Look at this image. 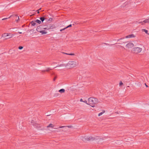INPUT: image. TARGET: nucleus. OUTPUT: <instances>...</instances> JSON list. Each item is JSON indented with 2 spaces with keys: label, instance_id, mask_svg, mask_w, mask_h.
Listing matches in <instances>:
<instances>
[{
  "label": "nucleus",
  "instance_id": "4",
  "mask_svg": "<svg viewBox=\"0 0 149 149\" xmlns=\"http://www.w3.org/2000/svg\"><path fill=\"white\" fill-rule=\"evenodd\" d=\"M13 36V35L10 33H5L1 35V37L5 38V40L11 38Z\"/></svg>",
  "mask_w": 149,
  "mask_h": 149
},
{
  "label": "nucleus",
  "instance_id": "16",
  "mask_svg": "<svg viewBox=\"0 0 149 149\" xmlns=\"http://www.w3.org/2000/svg\"><path fill=\"white\" fill-rule=\"evenodd\" d=\"M105 112V111L104 110H103L102 112L99 113L98 115V116H100L102 115Z\"/></svg>",
  "mask_w": 149,
  "mask_h": 149
},
{
  "label": "nucleus",
  "instance_id": "6",
  "mask_svg": "<svg viewBox=\"0 0 149 149\" xmlns=\"http://www.w3.org/2000/svg\"><path fill=\"white\" fill-rule=\"evenodd\" d=\"M31 123L32 125L37 129L40 128L41 127V126L40 124L38 123L33 120L31 121Z\"/></svg>",
  "mask_w": 149,
  "mask_h": 149
},
{
  "label": "nucleus",
  "instance_id": "30",
  "mask_svg": "<svg viewBox=\"0 0 149 149\" xmlns=\"http://www.w3.org/2000/svg\"><path fill=\"white\" fill-rule=\"evenodd\" d=\"M80 102H83V101H83V99H80Z\"/></svg>",
  "mask_w": 149,
  "mask_h": 149
},
{
  "label": "nucleus",
  "instance_id": "31",
  "mask_svg": "<svg viewBox=\"0 0 149 149\" xmlns=\"http://www.w3.org/2000/svg\"><path fill=\"white\" fill-rule=\"evenodd\" d=\"M52 19L51 18H49V20L50 21H52Z\"/></svg>",
  "mask_w": 149,
  "mask_h": 149
},
{
  "label": "nucleus",
  "instance_id": "9",
  "mask_svg": "<svg viewBox=\"0 0 149 149\" xmlns=\"http://www.w3.org/2000/svg\"><path fill=\"white\" fill-rule=\"evenodd\" d=\"M143 23H147L149 24V18H148V19H146L144 21H143V22H140V23L141 24H143Z\"/></svg>",
  "mask_w": 149,
  "mask_h": 149
},
{
  "label": "nucleus",
  "instance_id": "8",
  "mask_svg": "<svg viewBox=\"0 0 149 149\" xmlns=\"http://www.w3.org/2000/svg\"><path fill=\"white\" fill-rule=\"evenodd\" d=\"M136 37V36L133 34H132L129 35H128L125 37L126 38H134Z\"/></svg>",
  "mask_w": 149,
  "mask_h": 149
},
{
  "label": "nucleus",
  "instance_id": "27",
  "mask_svg": "<svg viewBox=\"0 0 149 149\" xmlns=\"http://www.w3.org/2000/svg\"><path fill=\"white\" fill-rule=\"evenodd\" d=\"M66 29V27H65V28H63V29H61V30H60V31H63V30H65V29Z\"/></svg>",
  "mask_w": 149,
  "mask_h": 149
},
{
  "label": "nucleus",
  "instance_id": "1",
  "mask_svg": "<svg viewBox=\"0 0 149 149\" xmlns=\"http://www.w3.org/2000/svg\"><path fill=\"white\" fill-rule=\"evenodd\" d=\"M88 101L89 104L94 105L98 103V100L95 98L91 97L88 99Z\"/></svg>",
  "mask_w": 149,
  "mask_h": 149
},
{
  "label": "nucleus",
  "instance_id": "15",
  "mask_svg": "<svg viewBox=\"0 0 149 149\" xmlns=\"http://www.w3.org/2000/svg\"><path fill=\"white\" fill-rule=\"evenodd\" d=\"M54 127V125L53 124H52V123H51L50 124H49V125H48L47 127V128H48L49 127H52V128H53Z\"/></svg>",
  "mask_w": 149,
  "mask_h": 149
},
{
  "label": "nucleus",
  "instance_id": "28",
  "mask_svg": "<svg viewBox=\"0 0 149 149\" xmlns=\"http://www.w3.org/2000/svg\"><path fill=\"white\" fill-rule=\"evenodd\" d=\"M64 66L63 64H60L58 66V67H62Z\"/></svg>",
  "mask_w": 149,
  "mask_h": 149
},
{
  "label": "nucleus",
  "instance_id": "17",
  "mask_svg": "<svg viewBox=\"0 0 149 149\" xmlns=\"http://www.w3.org/2000/svg\"><path fill=\"white\" fill-rule=\"evenodd\" d=\"M66 126H60L59 127V128H63L64 127H66ZM66 127H68V128H71L72 127V125H69L67 126Z\"/></svg>",
  "mask_w": 149,
  "mask_h": 149
},
{
  "label": "nucleus",
  "instance_id": "3",
  "mask_svg": "<svg viewBox=\"0 0 149 149\" xmlns=\"http://www.w3.org/2000/svg\"><path fill=\"white\" fill-rule=\"evenodd\" d=\"M82 140L84 142H86L90 141H93L95 140V137L92 136H84L82 137Z\"/></svg>",
  "mask_w": 149,
  "mask_h": 149
},
{
  "label": "nucleus",
  "instance_id": "26",
  "mask_svg": "<svg viewBox=\"0 0 149 149\" xmlns=\"http://www.w3.org/2000/svg\"><path fill=\"white\" fill-rule=\"evenodd\" d=\"M71 26H72V24H70L69 25H68L67 27H66V29H67L68 28L70 27H71Z\"/></svg>",
  "mask_w": 149,
  "mask_h": 149
},
{
  "label": "nucleus",
  "instance_id": "33",
  "mask_svg": "<svg viewBox=\"0 0 149 149\" xmlns=\"http://www.w3.org/2000/svg\"><path fill=\"white\" fill-rule=\"evenodd\" d=\"M145 85L146 87H148V86L146 84H145Z\"/></svg>",
  "mask_w": 149,
  "mask_h": 149
},
{
  "label": "nucleus",
  "instance_id": "19",
  "mask_svg": "<svg viewBox=\"0 0 149 149\" xmlns=\"http://www.w3.org/2000/svg\"><path fill=\"white\" fill-rule=\"evenodd\" d=\"M63 53L66 54H67V55H72V56H74V55H75L74 54V53L68 54V53H65L64 52H63Z\"/></svg>",
  "mask_w": 149,
  "mask_h": 149
},
{
  "label": "nucleus",
  "instance_id": "14",
  "mask_svg": "<svg viewBox=\"0 0 149 149\" xmlns=\"http://www.w3.org/2000/svg\"><path fill=\"white\" fill-rule=\"evenodd\" d=\"M51 70V69L49 68H47L45 70H42V72H44L45 71H46V72H48L50 70Z\"/></svg>",
  "mask_w": 149,
  "mask_h": 149
},
{
  "label": "nucleus",
  "instance_id": "11",
  "mask_svg": "<svg viewBox=\"0 0 149 149\" xmlns=\"http://www.w3.org/2000/svg\"><path fill=\"white\" fill-rule=\"evenodd\" d=\"M40 33H41L42 34H46L47 33V31H46L44 30L41 31H40Z\"/></svg>",
  "mask_w": 149,
  "mask_h": 149
},
{
  "label": "nucleus",
  "instance_id": "18",
  "mask_svg": "<svg viewBox=\"0 0 149 149\" xmlns=\"http://www.w3.org/2000/svg\"><path fill=\"white\" fill-rule=\"evenodd\" d=\"M40 28H40V26H38L37 27V28L36 29V30L40 32V31H41L40 30Z\"/></svg>",
  "mask_w": 149,
  "mask_h": 149
},
{
  "label": "nucleus",
  "instance_id": "37",
  "mask_svg": "<svg viewBox=\"0 0 149 149\" xmlns=\"http://www.w3.org/2000/svg\"><path fill=\"white\" fill-rule=\"evenodd\" d=\"M127 87H129V86H127Z\"/></svg>",
  "mask_w": 149,
  "mask_h": 149
},
{
  "label": "nucleus",
  "instance_id": "24",
  "mask_svg": "<svg viewBox=\"0 0 149 149\" xmlns=\"http://www.w3.org/2000/svg\"><path fill=\"white\" fill-rule=\"evenodd\" d=\"M23 47L20 46L19 47L18 49H21L23 48Z\"/></svg>",
  "mask_w": 149,
  "mask_h": 149
},
{
  "label": "nucleus",
  "instance_id": "22",
  "mask_svg": "<svg viewBox=\"0 0 149 149\" xmlns=\"http://www.w3.org/2000/svg\"><path fill=\"white\" fill-rule=\"evenodd\" d=\"M40 20H41L42 22H43L44 21L45 19L44 18V17H41L40 18Z\"/></svg>",
  "mask_w": 149,
  "mask_h": 149
},
{
  "label": "nucleus",
  "instance_id": "12",
  "mask_svg": "<svg viewBox=\"0 0 149 149\" xmlns=\"http://www.w3.org/2000/svg\"><path fill=\"white\" fill-rule=\"evenodd\" d=\"M59 92L61 93H63L65 92V90L64 89H61L59 91Z\"/></svg>",
  "mask_w": 149,
  "mask_h": 149
},
{
  "label": "nucleus",
  "instance_id": "21",
  "mask_svg": "<svg viewBox=\"0 0 149 149\" xmlns=\"http://www.w3.org/2000/svg\"><path fill=\"white\" fill-rule=\"evenodd\" d=\"M31 24L33 26L35 25L36 24V23L35 22H33V21H32L31 22Z\"/></svg>",
  "mask_w": 149,
  "mask_h": 149
},
{
  "label": "nucleus",
  "instance_id": "34",
  "mask_svg": "<svg viewBox=\"0 0 149 149\" xmlns=\"http://www.w3.org/2000/svg\"><path fill=\"white\" fill-rule=\"evenodd\" d=\"M18 33H20V34H21V33H22V32H18Z\"/></svg>",
  "mask_w": 149,
  "mask_h": 149
},
{
  "label": "nucleus",
  "instance_id": "7",
  "mask_svg": "<svg viewBox=\"0 0 149 149\" xmlns=\"http://www.w3.org/2000/svg\"><path fill=\"white\" fill-rule=\"evenodd\" d=\"M134 46V44L131 42L128 43L126 45V47L127 48V50H128L129 49L132 48Z\"/></svg>",
  "mask_w": 149,
  "mask_h": 149
},
{
  "label": "nucleus",
  "instance_id": "20",
  "mask_svg": "<svg viewBox=\"0 0 149 149\" xmlns=\"http://www.w3.org/2000/svg\"><path fill=\"white\" fill-rule=\"evenodd\" d=\"M35 22L39 24H40L41 23V21L38 19H37L35 21Z\"/></svg>",
  "mask_w": 149,
  "mask_h": 149
},
{
  "label": "nucleus",
  "instance_id": "25",
  "mask_svg": "<svg viewBox=\"0 0 149 149\" xmlns=\"http://www.w3.org/2000/svg\"><path fill=\"white\" fill-rule=\"evenodd\" d=\"M11 16H10L9 18H10V17ZM8 19V18H3L2 19V20H5V19Z\"/></svg>",
  "mask_w": 149,
  "mask_h": 149
},
{
  "label": "nucleus",
  "instance_id": "23",
  "mask_svg": "<svg viewBox=\"0 0 149 149\" xmlns=\"http://www.w3.org/2000/svg\"><path fill=\"white\" fill-rule=\"evenodd\" d=\"M123 85V83L121 81H120L119 83V86H121Z\"/></svg>",
  "mask_w": 149,
  "mask_h": 149
},
{
  "label": "nucleus",
  "instance_id": "32",
  "mask_svg": "<svg viewBox=\"0 0 149 149\" xmlns=\"http://www.w3.org/2000/svg\"><path fill=\"white\" fill-rule=\"evenodd\" d=\"M37 11H38V12H37L38 13V14H39V10H37Z\"/></svg>",
  "mask_w": 149,
  "mask_h": 149
},
{
  "label": "nucleus",
  "instance_id": "38",
  "mask_svg": "<svg viewBox=\"0 0 149 149\" xmlns=\"http://www.w3.org/2000/svg\"><path fill=\"white\" fill-rule=\"evenodd\" d=\"M18 19H19V17H18Z\"/></svg>",
  "mask_w": 149,
  "mask_h": 149
},
{
  "label": "nucleus",
  "instance_id": "29",
  "mask_svg": "<svg viewBox=\"0 0 149 149\" xmlns=\"http://www.w3.org/2000/svg\"><path fill=\"white\" fill-rule=\"evenodd\" d=\"M83 102L86 103L87 104H89L87 103V101L86 100H85L83 101Z\"/></svg>",
  "mask_w": 149,
  "mask_h": 149
},
{
  "label": "nucleus",
  "instance_id": "36",
  "mask_svg": "<svg viewBox=\"0 0 149 149\" xmlns=\"http://www.w3.org/2000/svg\"><path fill=\"white\" fill-rule=\"evenodd\" d=\"M41 9V8H40L38 10H40Z\"/></svg>",
  "mask_w": 149,
  "mask_h": 149
},
{
  "label": "nucleus",
  "instance_id": "2",
  "mask_svg": "<svg viewBox=\"0 0 149 149\" xmlns=\"http://www.w3.org/2000/svg\"><path fill=\"white\" fill-rule=\"evenodd\" d=\"M77 65V62L75 61H70L67 64L66 66L69 69H71L76 67Z\"/></svg>",
  "mask_w": 149,
  "mask_h": 149
},
{
  "label": "nucleus",
  "instance_id": "35",
  "mask_svg": "<svg viewBox=\"0 0 149 149\" xmlns=\"http://www.w3.org/2000/svg\"><path fill=\"white\" fill-rule=\"evenodd\" d=\"M91 106L93 107H95V106L94 105H93V106Z\"/></svg>",
  "mask_w": 149,
  "mask_h": 149
},
{
  "label": "nucleus",
  "instance_id": "10",
  "mask_svg": "<svg viewBox=\"0 0 149 149\" xmlns=\"http://www.w3.org/2000/svg\"><path fill=\"white\" fill-rule=\"evenodd\" d=\"M54 27L52 26H49V27H45L43 28L42 29H53Z\"/></svg>",
  "mask_w": 149,
  "mask_h": 149
},
{
  "label": "nucleus",
  "instance_id": "13",
  "mask_svg": "<svg viewBox=\"0 0 149 149\" xmlns=\"http://www.w3.org/2000/svg\"><path fill=\"white\" fill-rule=\"evenodd\" d=\"M142 31L143 32H144L146 34H148L149 35V33H148V30L144 29H142Z\"/></svg>",
  "mask_w": 149,
  "mask_h": 149
},
{
  "label": "nucleus",
  "instance_id": "5",
  "mask_svg": "<svg viewBox=\"0 0 149 149\" xmlns=\"http://www.w3.org/2000/svg\"><path fill=\"white\" fill-rule=\"evenodd\" d=\"M142 48L139 47H134L133 49V53L135 54H138L140 52L142 51Z\"/></svg>",
  "mask_w": 149,
  "mask_h": 149
}]
</instances>
